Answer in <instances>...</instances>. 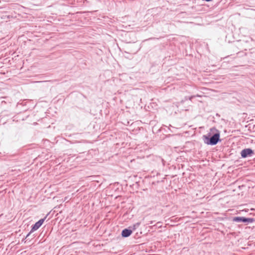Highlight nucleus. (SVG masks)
I'll use <instances>...</instances> for the list:
<instances>
[{
  "label": "nucleus",
  "instance_id": "f257e3e1",
  "mask_svg": "<svg viewBox=\"0 0 255 255\" xmlns=\"http://www.w3.org/2000/svg\"><path fill=\"white\" fill-rule=\"evenodd\" d=\"M204 142L209 145H215L222 141L220 138V131L215 127L210 129V131L202 136Z\"/></svg>",
  "mask_w": 255,
  "mask_h": 255
},
{
  "label": "nucleus",
  "instance_id": "9b49d317",
  "mask_svg": "<svg viewBox=\"0 0 255 255\" xmlns=\"http://www.w3.org/2000/svg\"><path fill=\"white\" fill-rule=\"evenodd\" d=\"M161 160H162V162H163V164H164V160L163 159H161Z\"/></svg>",
  "mask_w": 255,
  "mask_h": 255
},
{
  "label": "nucleus",
  "instance_id": "f8f14e48",
  "mask_svg": "<svg viewBox=\"0 0 255 255\" xmlns=\"http://www.w3.org/2000/svg\"><path fill=\"white\" fill-rule=\"evenodd\" d=\"M3 98H4L3 97H0V100H1V99H2Z\"/></svg>",
  "mask_w": 255,
  "mask_h": 255
},
{
  "label": "nucleus",
  "instance_id": "6e6552de",
  "mask_svg": "<svg viewBox=\"0 0 255 255\" xmlns=\"http://www.w3.org/2000/svg\"><path fill=\"white\" fill-rule=\"evenodd\" d=\"M20 105H23L22 104V103H20V104L19 103H18L17 105H16V107H18V106H20Z\"/></svg>",
  "mask_w": 255,
  "mask_h": 255
},
{
  "label": "nucleus",
  "instance_id": "9d476101",
  "mask_svg": "<svg viewBox=\"0 0 255 255\" xmlns=\"http://www.w3.org/2000/svg\"><path fill=\"white\" fill-rule=\"evenodd\" d=\"M3 103H4V104H5V103H6V102H5V101H1V105H3Z\"/></svg>",
  "mask_w": 255,
  "mask_h": 255
},
{
  "label": "nucleus",
  "instance_id": "423d86ee",
  "mask_svg": "<svg viewBox=\"0 0 255 255\" xmlns=\"http://www.w3.org/2000/svg\"><path fill=\"white\" fill-rule=\"evenodd\" d=\"M140 225V222H137L132 226H129L128 227L132 230V232L135 230Z\"/></svg>",
  "mask_w": 255,
  "mask_h": 255
},
{
  "label": "nucleus",
  "instance_id": "0eeeda50",
  "mask_svg": "<svg viewBox=\"0 0 255 255\" xmlns=\"http://www.w3.org/2000/svg\"><path fill=\"white\" fill-rule=\"evenodd\" d=\"M244 42V41L239 40V41H237L235 42V43L234 44L236 46H240V44H242V43Z\"/></svg>",
  "mask_w": 255,
  "mask_h": 255
},
{
  "label": "nucleus",
  "instance_id": "f03ea898",
  "mask_svg": "<svg viewBox=\"0 0 255 255\" xmlns=\"http://www.w3.org/2000/svg\"><path fill=\"white\" fill-rule=\"evenodd\" d=\"M232 221L237 223H243L246 225L255 222V214L250 213L249 217H234Z\"/></svg>",
  "mask_w": 255,
  "mask_h": 255
},
{
  "label": "nucleus",
  "instance_id": "1a4fd4ad",
  "mask_svg": "<svg viewBox=\"0 0 255 255\" xmlns=\"http://www.w3.org/2000/svg\"><path fill=\"white\" fill-rule=\"evenodd\" d=\"M165 178H163L162 180H161V181H157V183H159L160 182H163L164 181V180Z\"/></svg>",
  "mask_w": 255,
  "mask_h": 255
},
{
  "label": "nucleus",
  "instance_id": "39448f33",
  "mask_svg": "<svg viewBox=\"0 0 255 255\" xmlns=\"http://www.w3.org/2000/svg\"><path fill=\"white\" fill-rule=\"evenodd\" d=\"M132 233V230L128 227L122 230L121 236L123 238H128L131 235Z\"/></svg>",
  "mask_w": 255,
  "mask_h": 255
},
{
  "label": "nucleus",
  "instance_id": "7ed1b4c3",
  "mask_svg": "<svg viewBox=\"0 0 255 255\" xmlns=\"http://www.w3.org/2000/svg\"><path fill=\"white\" fill-rule=\"evenodd\" d=\"M47 216V215L43 218L40 219L39 220H38L37 222H36L34 224H33L31 226V229L30 231L27 234V235L26 236V237L24 239V240L26 239L25 243H26L28 240H29V241H30L31 240L33 239L35 237L34 235H33L32 237H31V239L28 238L33 232L38 230L42 225V224H43L44 222L45 221Z\"/></svg>",
  "mask_w": 255,
  "mask_h": 255
},
{
  "label": "nucleus",
  "instance_id": "20e7f679",
  "mask_svg": "<svg viewBox=\"0 0 255 255\" xmlns=\"http://www.w3.org/2000/svg\"><path fill=\"white\" fill-rule=\"evenodd\" d=\"M240 154L242 158H246L252 157L255 154V151L251 148H244L241 151Z\"/></svg>",
  "mask_w": 255,
  "mask_h": 255
}]
</instances>
